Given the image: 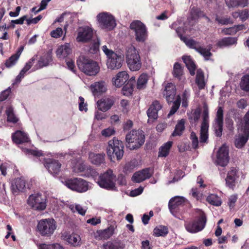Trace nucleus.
I'll list each match as a JSON object with an SVG mask.
<instances>
[{
	"mask_svg": "<svg viewBox=\"0 0 249 249\" xmlns=\"http://www.w3.org/2000/svg\"><path fill=\"white\" fill-rule=\"evenodd\" d=\"M197 215L194 219L185 221L186 230L191 233H195L202 231L206 226L207 218L205 213L200 209H197Z\"/></svg>",
	"mask_w": 249,
	"mask_h": 249,
	"instance_id": "nucleus-1",
	"label": "nucleus"
},
{
	"mask_svg": "<svg viewBox=\"0 0 249 249\" xmlns=\"http://www.w3.org/2000/svg\"><path fill=\"white\" fill-rule=\"evenodd\" d=\"M76 63L79 69L88 75H96L100 70V67L96 61L85 55L80 56Z\"/></svg>",
	"mask_w": 249,
	"mask_h": 249,
	"instance_id": "nucleus-2",
	"label": "nucleus"
},
{
	"mask_svg": "<svg viewBox=\"0 0 249 249\" xmlns=\"http://www.w3.org/2000/svg\"><path fill=\"white\" fill-rule=\"evenodd\" d=\"M144 132L141 129H133L125 136L126 147L130 150H136L141 147L145 142Z\"/></svg>",
	"mask_w": 249,
	"mask_h": 249,
	"instance_id": "nucleus-3",
	"label": "nucleus"
},
{
	"mask_svg": "<svg viewBox=\"0 0 249 249\" xmlns=\"http://www.w3.org/2000/svg\"><path fill=\"white\" fill-rule=\"evenodd\" d=\"M126 60L128 67L132 71H139L142 67V62L138 51L130 45L126 48Z\"/></svg>",
	"mask_w": 249,
	"mask_h": 249,
	"instance_id": "nucleus-4",
	"label": "nucleus"
},
{
	"mask_svg": "<svg viewBox=\"0 0 249 249\" xmlns=\"http://www.w3.org/2000/svg\"><path fill=\"white\" fill-rule=\"evenodd\" d=\"M124 143L116 138H113L108 142V145L107 148V154L111 160L115 159L120 160L122 159L124 151Z\"/></svg>",
	"mask_w": 249,
	"mask_h": 249,
	"instance_id": "nucleus-5",
	"label": "nucleus"
},
{
	"mask_svg": "<svg viewBox=\"0 0 249 249\" xmlns=\"http://www.w3.org/2000/svg\"><path fill=\"white\" fill-rule=\"evenodd\" d=\"M102 50L107 57V66L108 69L114 70L120 69L124 61V56L117 54L107 48L106 45L102 47Z\"/></svg>",
	"mask_w": 249,
	"mask_h": 249,
	"instance_id": "nucleus-6",
	"label": "nucleus"
},
{
	"mask_svg": "<svg viewBox=\"0 0 249 249\" xmlns=\"http://www.w3.org/2000/svg\"><path fill=\"white\" fill-rule=\"evenodd\" d=\"M130 29L134 34L137 42L143 43L148 37V30L146 25L139 20H133L129 25Z\"/></svg>",
	"mask_w": 249,
	"mask_h": 249,
	"instance_id": "nucleus-7",
	"label": "nucleus"
},
{
	"mask_svg": "<svg viewBox=\"0 0 249 249\" xmlns=\"http://www.w3.org/2000/svg\"><path fill=\"white\" fill-rule=\"evenodd\" d=\"M56 229V222L53 218L40 220L37 224V229L42 236L50 237Z\"/></svg>",
	"mask_w": 249,
	"mask_h": 249,
	"instance_id": "nucleus-8",
	"label": "nucleus"
},
{
	"mask_svg": "<svg viewBox=\"0 0 249 249\" xmlns=\"http://www.w3.org/2000/svg\"><path fill=\"white\" fill-rule=\"evenodd\" d=\"M116 176L113 171L107 170L106 172L98 177L96 182L101 187L109 190H115Z\"/></svg>",
	"mask_w": 249,
	"mask_h": 249,
	"instance_id": "nucleus-9",
	"label": "nucleus"
},
{
	"mask_svg": "<svg viewBox=\"0 0 249 249\" xmlns=\"http://www.w3.org/2000/svg\"><path fill=\"white\" fill-rule=\"evenodd\" d=\"M97 20L99 26L102 29L111 31L116 26L113 16L107 12H102L98 14Z\"/></svg>",
	"mask_w": 249,
	"mask_h": 249,
	"instance_id": "nucleus-10",
	"label": "nucleus"
},
{
	"mask_svg": "<svg viewBox=\"0 0 249 249\" xmlns=\"http://www.w3.org/2000/svg\"><path fill=\"white\" fill-rule=\"evenodd\" d=\"M65 185L69 189L79 193L85 192L89 189L88 182L81 178L68 179L65 181Z\"/></svg>",
	"mask_w": 249,
	"mask_h": 249,
	"instance_id": "nucleus-11",
	"label": "nucleus"
},
{
	"mask_svg": "<svg viewBox=\"0 0 249 249\" xmlns=\"http://www.w3.org/2000/svg\"><path fill=\"white\" fill-rule=\"evenodd\" d=\"M93 36L92 28L89 26H83L79 27L76 40L79 43H89L92 40Z\"/></svg>",
	"mask_w": 249,
	"mask_h": 249,
	"instance_id": "nucleus-12",
	"label": "nucleus"
},
{
	"mask_svg": "<svg viewBox=\"0 0 249 249\" xmlns=\"http://www.w3.org/2000/svg\"><path fill=\"white\" fill-rule=\"evenodd\" d=\"M27 203L32 208L36 210H43L46 207V199L40 194L30 195Z\"/></svg>",
	"mask_w": 249,
	"mask_h": 249,
	"instance_id": "nucleus-13",
	"label": "nucleus"
},
{
	"mask_svg": "<svg viewBox=\"0 0 249 249\" xmlns=\"http://www.w3.org/2000/svg\"><path fill=\"white\" fill-rule=\"evenodd\" d=\"M213 126L215 135L218 137H221L223 127V108L222 107H218Z\"/></svg>",
	"mask_w": 249,
	"mask_h": 249,
	"instance_id": "nucleus-14",
	"label": "nucleus"
},
{
	"mask_svg": "<svg viewBox=\"0 0 249 249\" xmlns=\"http://www.w3.org/2000/svg\"><path fill=\"white\" fill-rule=\"evenodd\" d=\"M162 108V106L157 100L154 101L147 110V114L148 117V123H153L158 119V111Z\"/></svg>",
	"mask_w": 249,
	"mask_h": 249,
	"instance_id": "nucleus-15",
	"label": "nucleus"
},
{
	"mask_svg": "<svg viewBox=\"0 0 249 249\" xmlns=\"http://www.w3.org/2000/svg\"><path fill=\"white\" fill-rule=\"evenodd\" d=\"M44 165L49 172L53 175H57L61 171V163L57 160L47 159Z\"/></svg>",
	"mask_w": 249,
	"mask_h": 249,
	"instance_id": "nucleus-16",
	"label": "nucleus"
},
{
	"mask_svg": "<svg viewBox=\"0 0 249 249\" xmlns=\"http://www.w3.org/2000/svg\"><path fill=\"white\" fill-rule=\"evenodd\" d=\"M238 170L234 167L231 168L228 172L225 178L226 186L229 189L234 190L236 184V180L238 178Z\"/></svg>",
	"mask_w": 249,
	"mask_h": 249,
	"instance_id": "nucleus-17",
	"label": "nucleus"
},
{
	"mask_svg": "<svg viewBox=\"0 0 249 249\" xmlns=\"http://www.w3.org/2000/svg\"><path fill=\"white\" fill-rule=\"evenodd\" d=\"M217 164L224 167L229 162V149L223 145L218 150L216 154Z\"/></svg>",
	"mask_w": 249,
	"mask_h": 249,
	"instance_id": "nucleus-18",
	"label": "nucleus"
},
{
	"mask_svg": "<svg viewBox=\"0 0 249 249\" xmlns=\"http://www.w3.org/2000/svg\"><path fill=\"white\" fill-rule=\"evenodd\" d=\"M188 201L184 197L176 196L171 198L168 203V207L170 212L173 213L177 212L180 206H183Z\"/></svg>",
	"mask_w": 249,
	"mask_h": 249,
	"instance_id": "nucleus-19",
	"label": "nucleus"
},
{
	"mask_svg": "<svg viewBox=\"0 0 249 249\" xmlns=\"http://www.w3.org/2000/svg\"><path fill=\"white\" fill-rule=\"evenodd\" d=\"M151 176L152 173L150 172V169L146 168L135 172L132 177V180L134 182L140 183L149 178Z\"/></svg>",
	"mask_w": 249,
	"mask_h": 249,
	"instance_id": "nucleus-20",
	"label": "nucleus"
},
{
	"mask_svg": "<svg viewBox=\"0 0 249 249\" xmlns=\"http://www.w3.org/2000/svg\"><path fill=\"white\" fill-rule=\"evenodd\" d=\"M162 94L168 103L173 102L176 94V86L171 83H167Z\"/></svg>",
	"mask_w": 249,
	"mask_h": 249,
	"instance_id": "nucleus-21",
	"label": "nucleus"
},
{
	"mask_svg": "<svg viewBox=\"0 0 249 249\" xmlns=\"http://www.w3.org/2000/svg\"><path fill=\"white\" fill-rule=\"evenodd\" d=\"M114 100L112 97H105L97 102L98 109L106 112L109 110L114 105Z\"/></svg>",
	"mask_w": 249,
	"mask_h": 249,
	"instance_id": "nucleus-22",
	"label": "nucleus"
},
{
	"mask_svg": "<svg viewBox=\"0 0 249 249\" xmlns=\"http://www.w3.org/2000/svg\"><path fill=\"white\" fill-rule=\"evenodd\" d=\"M128 78L129 75L126 71H122L118 73L116 77L112 78V82L115 87L120 88L128 81Z\"/></svg>",
	"mask_w": 249,
	"mask_h": 249,
	"instance_id": "nucleus-23",
	"label": "nucleus"
},
{
	"mask_svg": "<svg viewBox=\"0 0 249 249\" xmlns=\"http://www.w3.org/2000/svg\"><path fill=\"white\" fill-rule=\"evenodd\" d=\"M13 142L16 144H21L30 141L27 134L21 130H17L12 134Z\"/></svg>",
	"mask_w": 249,
	"mask_h": 249,
	"instance_id": "nucleus-24",
	"label": "nucleus"
},
{
	"mask_svg": "<svg viewBox=\"0 0 249 249\" xmlns=\"http://www.w3.org/2000/svg\"><path fill=\"white\" fill-rule=\"evenodd\" d=\"M26 181L22 178H15L11 185V190L14 194L23 192L25 189Z\"/></svg>",
	"mask_w": 249,
	"mask_h": 249,
	"instance_id": "nucleus-25",
	"label": "nucleus"
},
{
	"mask_svg": "<svg viewBox=\"0 0 249 249\" xmlns=\"http://www.w3.org/2000/svg\"><path fill=\"white\" fill-rule=\"evenodd\" d=\"M243 133L239 134L234 140V145L238 149L243 148L249 139V131L243 130Z\"/></svg>",
	"mask_w": 249,
	"mask_h": 249,
	"instance_id": "nucleus-26",
	"label": "nucleus"
},
{
	"mask_svg": "<svg viewBox=\"0 0 249 249\" xmlns=\"http://www.w3.org/2000/svg\"><path fill=\"white\" fill-rule=\"evenodd\" d=\"M89 159L92 163L96 165H100L102 163L105 162V154L91 152L89 154Z\"/></svg>",
	"mask_w": 249,
	"mask_h": 249,
	"instance_id": "nucleus-27",
	"label": "nucleus"
},
{
	"mask_svg": "<svg viewBox=\"0 0 249 249\" xmlns=\"http://www.w3.org/2000/svg\"><path fill=\"white\" fill-rule=\"evenodd\" d=\"M90 89L94 95H98L99 93L105 92L107 89L105 82L103 81L95 82L91 84Z\"/></svg>",
	"mask_w": 249,
	"mask_h": 249,
	"instance_id": "nucleus-28",
	"label": "nucleus"
},
{
	"mask_svg": "<svg viewBox=\"0 0 249 249\" xmlns=\"http://www.w3.org/2000/svg\"><path fill=\"white\" fill-rule=\"evenodd\" d=\"M71 49L69 44H65L59 46L56 50V55L58 58H65L71 53Z\"/></svg>",
	"mask_w": 249,
	"mask_h": 249,
	"instance_id": "nucleus-29",
	"label": "nucleus"
},
{
	"mask_svg": "<svg viewBox=\"0 0 249 249\" xmlns=\"http://www.w3.org/2000/svg\"><path fill=\"white\" fill-rule=\"evenodd\" d=\"M182 60L188 70L190 74L193 76L195 74L196 65L190 56H183Z\"/></svg>",
	"mask_w": 249,
	"mask_h": 249,
	"instance_id": "nucleus-30",
	"label": "nucleus"
},
{
	"mask_svg": "<svg viewBox=\"0 0 249 249\" xmlns=\"http://www.w3.org/2000/svg\"><path fill=\"white\" fill-rule=\"evenodd\" d=\"M52 61V51L49 50L43 56L41 57L38 61L37 65L39 68L47 66Z\"/></svg>",
	"mask_w": 249,
	"mask_h": 249,
	"instance_id": "nucleus-31",
	"label": "nucleus"
},
{
	"mask_svg": "<svg viewBox=\"0 0 249 249\" xmlns=\"http://www.w3.org/2000/svg\"><path fill=\"white\" fill-rule=\"evenodd\" d=\"M172 145L173 142L172 141H168L163 144L159 148L158 157L165 158L168 156Z\"/></svg>",
	"mask_w": 249,
	"mask_h": 249,
	"instance_id": "nucleus-32",
	"label": "nucleus"
},
{
	"mask_svg": "<svg viewBox=\"0 0 249 249\" xmlns=\"http://www.w3.org/2000/svg\"><path fill=\"white\" fill-rule=\"evenodd\" d=\"M237 38L232 37H226L223 38L222 39L219 40L216 45L220 47H226L228 46H231L237 43Z\"/></svg>",
	"mask_w": 249,
	"mask_h": 249,
	"instance_id": "nucleus-33",
	"label": "nucleus"
},
{
	"mask_svg": "<svg viewBox=\"0 0 249 249\" xmlns=\"http://www.w3.org/2000/svg\"><path fill=\"white\" fill-rule=\"evenodd\" d=\"M196 83L200 90L204 89L205 87L204 72L201 69L197 70L196 71Z\"/></svg>",
	"mask_w": 249,
	"mask_h": 249,
	"instance_id": "nucleus-34",
	"label": "nucleus"
},
{
	"mask_svg": "<svg viewBox=\"0 0 249 249\" xmlns=\"http://www.w3.org/2000/svg\"><path fill=\"white\" fill-rule=\"evenodd\" d=\"M185 130V121L184 119H181L178 122L175 126V130L172 134L173 137L181 136Z\"/></svg>",
	"mask_w": 249,
	"mask_h": 249,
	"instance_id": "nucleus-35",
	"label": "nucleus"
},
{
	"mask_svg": "<svg viewBox=\"0 0 249 249\" xmlns=\"http://www.w3.org/2000/svg\"><path fill=\"white\" fill-rule=\"evenodd\" d=\"M114 228L112 226L108 227L107 229L99 231V236L104 240L109 238L114 233Z\"/></svg>",
	"mask_w": 249,
	"mask_h": 249,
	"instance_id": "nucleus-36",
	"label": "nucleus"
},
{
	"mask_svg": "<svg viewBox=\"0 0 249 249\" xmlns=\"http://www.w3.org/2000/svg\"><path fill=\"white\" fill-rule=\"evenodd\" d=\"M226 4L229 7H245L248 6L249 0H230Z\"/></svg>",
	"mask_w": 249,
	"mask_h": 249,
	"instance_id": "nucleus-37",
	"label": "nucleus"
},
{
	"mask_svg": "<svg viewBox=\"0 0 249 249\" xmlns=\"http://www.w3.org/2000/svg\"><path fill=\"white\" fill-rule=\"evenodd\" d=\"M206 200L209 203L215 206H220L222 204L221 198L215 194H212L209 195Z\"/></svg>",
	"mask_w": 249,
	"mask_h": 249,
	"instance_id": "nucleus-38",
	"label": "nucleus"
},
{
	"mask_svg": "<svg viewBox=\"0 0 249 249\" xmlns=\"http://www.w3.org/2000/svg\"><path fill=\"white\" fill-rule=\"evenodd\" d=\"M203 11L196 7H193L190 10V18L192 20L198 19L201 17H205Z\"/></svg>",
	"mask_w": 249,
	"mask_h": 249,
	"instance_id": "nucleus-39",
	"label": "nucleus"
},
{
	"mask_svg": "<svg viewBox=\"0 0 249 249\" xmlns=\"http://www.w3.org/2000/svg\"><path fill=\"white\" fill-rule=\"evenodd\" d=\"M5 113L7 116V121L8 122L13 123L14 124L18 122V120L15 116L12 107H7L5 111Z\"/></svg>",
	"mask_w": 249,
	"mask_h": 249,
	"instance_id": "nucleus-40",
	"label": "nucleus"
},
{
	"mask_svg": "<svg viewBox=\"0 0 249 249\" xmlns=\"http://www.w3.org/2000/svg\"><path fill=\"white\" fill-rule=\"evenodd\" d=\"M239 85L242 90L249 92V74L244 75L241 78Z\"/></svg>",
	"mask_w": 249,
	"mask_h": 249,
	"instance_id": "nucleus-41",
	"label": "nucleus"
},
{
	"mask_svg": "<svg viewBox=\"0 0 249 249\" xmlns=\"http://www.w3.org/2000/svg\"><path fill=\"white\" fill-rule=\"evenodd\" d=\"M172 74L174 77L179 80L181 79V76L183 74V69L180 64L178 62H176L174 64Z\"/></svg>",
	"mask_w": 249,
	"mask_h": 249,
	"instance_id": "nucleus-42",
	"label": "nucleus"
},
{
	"mask_svg": "<svg viewBox=\"0 0 249 249\" xmlns=\"http://www.w3.org/2000/svg\"><path fill=\"white\" fill-rule=\"evenodd\" d=\"M153 232L154 235L157 237L165 236L168 233V229L166 226H160L155 228Z\"/></svg>",
	"mask_w": 249,
	"mask_h": 249,
	"instance_id": "nucleus-43",
	"label": "nucleus"
},
{
	"mask_svg": "<svg viewBox=\"0 0 249 249\" xmlns=\"http://www.w3.org/2000/svg\"><path fill=\"white\" fill-rule=\"evenodd\" d=\"M148 80V76L146 74L142 73L139 77L137 88L139 89H143L145 88Z\"/></svg>",
	"mask_w": 249,
	"mask_h": 249,
	"instance_id": "nucleus-44",
	"label": "nucleus"
},
{
	"mask_svg": "<svg viewBox=\"0 0 249 249\" xmlns=\"http://www.w3.org/2000/svg\"><path fill=\"white\" fill-rule=\"evenodd\" d=\"M65 238L69 244L73 246H77L80 241V237L75 234H71L68 236L65 235Z\"/></svg>",
	"mask_w": 249,
	"mask_h": 249,
	"instance_id": "nucleus-45",
	"label": "nucleus"
},
{
	"mask_svg": "<svg viewBox=\"0 0 249 249\" xmlns=\"http://www.w3.org/2000/svg\"><path fill=\"white\" fill-rule=\"evenodd\" d=\"M209 127L204 126L200 127V142L201 143L208 142Z\"/></svg>",
	"mask_w": 249,
	"mask_h": 249,
	"instance_id": "nucleus-46",
	"label": "nucleus"
},
{
	"mask_svg": "<svg viewBox=\"0 0 249 249\" xmlns=\"http://www.w3.org/2000/svg\"><path fill=\"white\" fill-rule=\"evenodd\" d=\"M190 48L195 49L197 52V49L200 47L199 43L193 39H189L186 37L182 41Z\"/></svg>",
	"mask_w": 249,
	"mask_h": 249,
	"instance_id": "nucleus-47",
	"label": "nucleus"
},
{
	"mask_svg": "<svg viewBox=\"0 0 249 249\" xmlns=\"http://www.w3.org/2000/svg\"><path fill=\"white\" fill-rule=\"evenodd\" d=\"M89 52L92 54L96 53L99 50L100 41L98 39L90 42Z\"/></svg>",
	"mask_w": 249,
	"mask_h": 249,
	"instance_id": "nucleus-48",
	"label": "nucleus"
},
{
	"mask_svg": "<svg viewBox=\"0 0 249 249\" xmlns=\"http://www.w3.org/2000/svg\"><path fill=\"white\" fill-rule=\"evenodd\" d=\"M130 83L131 82H127L122 89V93L125 96H129L131 95L133 93L134 86Z\"/></svg>",
	"mask_w": 249,
	"mask_h": 249,
	"instance_id": "nucleus-49",
	"label": "nucleus"
},
{
	"mask_svg": "<svg viewBox=\"0 0 249 249\" xmlns=\"http://www.w3.org/2000/svg\"><path fill=\"white\" fill-rule=\"evenodd\" d=\"M181 103V97L179 95L177 96L176 100L173 102V106L168 115V116H171L175 113L178 110Z\"/></svg>",
	"mask_w": 249,
	"mask_h": 249,
	"instance_id": "nucleus-50",
	"label": "nucleus"
},
{
	"mask_svg": "<svg viewBox=\"0 0 249 249\" xmlns=\"http://www.w3.org/2000/svg\"><path fill=\"white\" fill-rule=\"evenodd\" d=\"M215 20L217 21L219 24L221 25H228L232 24L233 21L231 18L223 17L217 16L215 18Z\"/></svg>",
	"mask_w": 249,
	"mask_h": 249,
	"instance_id": "nucleus-51",
	"label": "nucleus"
},
{
	"mask_svg": "<svg viewBox=\"0 0 249 249\" xmlns=\"http://www.w3.org/2000/svg\"><path fill=\"white\" fill-rule=\"evenodd\" d=\"M18 59V55L13 54L6 60L5 65L7 68H11L16 64Z\"/></svg>",
	"mask_w": 249,
	"mask_h": 249,
	"instance_id": "nucleus-52",
	"label": "nucleus"
},
{
	"mask_svg": "<svg viewBox=\"0 0 249 249\" xmlns=\"http://www.w3.org/2000/svg\"><path fill=\"white\" fill-rule=\"evenodd\" d=\"M201 126H209V111L207 108H204L202 114V122Z\"/></svg>",
	"mask_w": 249,
	"mask_h": 249,
	"instance_id": "nucleus-53",
	"label": "nucleus"
},
{
	"mask_svg": "<svg viewBox=\"0 0 249 249\" xmlns=\"http://www.w3.org/2000/svg\"><path fill=\"white\" fill-rule=\"evenodd\" d=\"M197 52L203 55L206 60H208L209 57L212 55V53L210 52L209 50H207L206 48H203L201 46L199 47L197 49Z\"/></svg>",
	"mask_w": 249,
	"mask_h": 249,
	"instance_id": "nucleus-54",
	"label": "nucleus"
},
{
	"mask_svg": "<svg viewBox=\"0 0 249 249\" xmlns=\"http://www.w3.org/2000/svg\"><path fill=\"white\" fill-rule=\"evenodd\" d=\"M86 174L88 177H90L94 180L97 179L99 177V174L96 170L91 167L87 168L86 169Z\"/></svg>",
	"mask_w": 249,
	"mask_h": 249,
	"instance_id": "nucleus-55",
	"label": "nucleus"
},
{
	"mask_svg": "<svg viewBox=\"0 0 249 249\" xmlns=\"http://www.w3.org/2000/svg\"><path fill=\"white\" fill-rule=\"evenodd\" d=\"M190 139L192 141V145L194 149H197L198 147V140L195 132H192L190 134Z\"/></svg>",
	"mask_w": 249,
	"mask_h": 249,
	"instance_id": "nucleus-56",
	"label": "nucleus"
},
{
	"mask_svg": "<svg viewBox=\"0 0 249 249\" xmlns=\"http://www.w3.org/2000/svg\"><path fill=\"white\" fill-rule=\"evenodd\" d=\"M86 169L85 165L80 162H77L73 167V170L75 172L79 173L84 171Z\"/></svg>",
	"mask_w": 249,
	"mask_h": 249,
	"instance_id": "nucleus-57",
	"label": "nucleus"
},
{
	"mask_svg": "<svg viewBox=\"0 0 249 249\" xmlns=\"http://www.w3.org/2000/svg\"><path fill=\"white\" fill-rule=\"evenodd\" d=\"M63 31L61 28L58 27L55 30L52 31L50 35L52 37L57 38L62 36Z\"/></svg>",
	"mask_w": 249,
	"mask_h": 249,
	"instance_id": "nucleus-58",
	"label": "nucleus"
},
{
	"mask_svg": "<svg viewBox=\"0 0 249 249\" xmlns=\"http://www.w3.org/2000/svg\"><path fill=\"white\" fill-rule=\"evenodd\" d=\"M79 109L80 111L84 110L86 112L88 110L87 104L85 103V99L83 97L80 96L79 98Z\"/></svg>",
	"mask_w": 249,
	"mask_h": 249,
	"instance_id": "nucleus-59",
	"label": "nucleus"
},
{
	"mask_svg": "<svg viewBox=\"0 0 249 249\" xmlns=\"http://www.w3.org/2000/svg\"><path fill=\"white\" fill-rule=\"evenodd\" d=\"M201 114V109L199 108H197L192 114V116L189 118L190 119H193L195 122H196L200 118Z\"/></svg>",
	"mask_w": 249,
	"mask_h": 249,
	"instance_id": "nucleus-60",
	"label": "nucleus"
},
{
	"mask_svg": "<svg viewBox=\"0 0 249 249\" xmlns=\"http://www.w3.org/2000/svg\"><path fill=\"white\" fill-rule=\"evenodd\" d=\"M243 119L245 124L242 129L249 131V110L245 114Z\"/></svg>",
	"mask_w": 249,
	"mask_h": 249,
	"instance_id": "nucleus-61",
	"label": "nucleus"
},
{
	"mask_svg": "<svg viewBox=\"0 0 249 249\" xmlns=\"http://www.w3.org/2000/svg\"><path fill=\"white\" fill-rule=\"evenodd\" d=\"M102 135L106 137H109L115 133V130L113 128L108 127L102 131Z\"/></svg>",
	"mask_w": 249,
	"mask_h": 249,
	"instance_id": "nucleus-62",
	"label": "nucleus"
},
{
	"mask_svg": "<svg viewBox=\"0 0 249 249\" xmlns=\"http://www.w3.org/2000/svg\"><path fill=\"white\" fill-rule=\"evenodd\" d=\"M11 92V89H5L0 93V102L5 100L9 96Z\"/></svg>",
	"mask_w": 249,
	"mask_h": 249,
	"instance_id": "nucleus-63",
	"label": "nucleus"
},
{
	"mask_svg": "<svg viewBox=\"0 0 249 249\" xmlns=\"http://www.w3.org/2000/svg\"><path fill=\"white\" fill-rule=\"evenodd\" d=\"M249 18V10L245 9L240 11V19L243 21L246 20Z\"/></svg>",
	"mask_w": 249,
	"mask_h": 249,
	"instance_id": "nucleus-64",
	"label": "nucleus"
}]
</instances>
